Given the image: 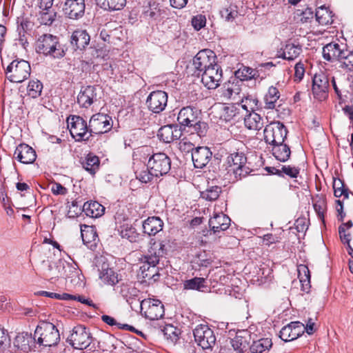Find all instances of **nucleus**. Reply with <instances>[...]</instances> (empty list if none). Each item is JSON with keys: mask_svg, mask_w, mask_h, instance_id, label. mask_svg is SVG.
Segmentation results:
<instances>
[{"mask_svg": "<svg viewBox=\"0 0 353 353\" xmlns=\"http://www.w3.org/2000/svg\"><path fill=\"white\" fill-rule=\"evenodd\" d=\"M243 110H245L246 113L248 112L245 104L237 103L223 106L220 110V119L225 121H230L232 119L238 120L243 116L241 112Z\"/></svg>", "mask_w": 353, "mask_h": 353, "instance_id": "obj_20", "label": "nucleus"}, {"mask_svg": "<svg viewBox=\"0 0 353 353\" xmlns=\"http://www.w3.org/2000/svg\"><path fill=\"white\" fill-rule=\"evenodd\" d=\"M272 154L277 160L285 162L289 159L291 151L288 145L282 143L273 146Z\"/></svg>", "mask_w": 353, "mask_h": 353, "instance_id": "obj_41", "label": "nucleus"}, {"mask_svg": "<svg viewBox=\"0 0 353 353\" xmlns=\"http://www.w3.org/2000/svg\"><path fill=\"white\" fill-rule=\"evenodd\" d=\"M168 242L165 240L155 241L152 239L146 254L141 257L142 265L140 271L143 279L157 281L160 276L159 273V264L160 259L167 253Z\"/></svg>", "mask_w": 353, "mask_h": 353, "instance_id": "obj_1", "label": "nucleus"}, {"mask_svg": "<svg viewBox=\"0 0 353 353\" xmlns=\"http://www.w3.org/2000/svg\"><path fill=\"white\" fill-rule=\"evenodd\" d=\"M179 149L183 152H191L192 154L195 148L191 142L183 139L179 142Z\"/></svg>", "mask_w": 353, "mask_h": 353, "instance_id": "obj_60", "label": "nucleus"}, {"mask_svg": "<svg viewBox=\"0 0 353 353\" xmlns=\"http://www.w3.org/2000/svg\"><path fill=\"white\" fill-rule=\"evenodd\" d=\"M43 84L39 80H32L27 87V93L32 98H37L41 95Z\"/></svg>", "mask_w": 353, "mask_h": 353, "instance_id": "obj_48", "label": "nucleus"}, {"mask_svg": "<svg viewBox=\"0 0 353 353\" xmlns=\"http://www.w3.org/2000/svg\"><path fill=\"white\" fill-rule=\"evenodd\" d=\"M241 85L237 79L225 83L221 88V97L225 100L231 99L236 101L241 100L243 104L245 94L241 92Z\"/></svg>", "mask_w": 353, "mask_h": 353, "instance_id": "obj_18", "label": "nucleus"}, {"mask_svg": "<svg viewBox=\"0 0 353 353\" xmlns=\"http://www.w3.org/2000/svg\"><path fill=\"white\" fill-rule=\"evenodd\" d=\"M97 90L98 88L92 85L82 87L77 96V103L82 108L90 107L98 99Z\"/></svg>", "mask_w": 353, "mask_h": 353, "instance_id": "obj_22", "label": "nucleus"}, {"mask_svg": "<svg viewBox=\"0 0 353 353\" xmlns=\"http://www.w3.org/2000/svg\"><path fill=\"white\" fill-rule=\"evenodd\" d=\"M314 209L318 216L321 220L324 219V213L325 210V203L323 200L316 201L313 205Z\"/></svg>", "mask_w": 353, "mask_h": 353, "instance_id": "obj_58", "label": "nucleus"}, {"mask_svg": "<svg viewBox=\"0 0 353 353\" xmlns=\"http://www.w3.org/2000/svg\"><path fill=\"white\" fill-rule=\"evenodd\" d=\"M45 275L52 283L63 276L70 279V282L75 285L82 281L79 270L77 268V264L67 263L65 266V262L61 260L49 263L45 271Z\"/></svg>", "mask_w": 353, "mask_h": 353, "instance_id": "obj_4", "label": "nucleus"}, {"mask_svg": "<svg viewBox=\"0 0 353 353\" xmlns=\"http://www.w3.org/2000/svg\"><path fill=\"white\" fill-rule=\"evenodd\" d=\"M81 234L82 241L84 244H88L92 241H94L97 235L96 232L92 227L84 225V228L81 229Z\"/></svg>", "mask_w": 353, "mask_h": 353, "instance_id": "obj_50", "label": "nucleus"}, {"mask_svg": "<svg viewBox=\"0 0 353 353\" xmlns=\"http://www.w3.org/2000/svg\"><path fill=\"white\" fill-rule=\"evenodd\" d=\"M163 221L159 217H148L143 223V232L150 236L155 235L163 229Z\"/></svg>", "mask_w": 353, "mask_h": 353, "instance_id": "obj_34", "label": "nucleus"}, {"mask_svg": "<svg viewBox=\"0 0 353 353\" xmlns=\"http://www.w3.org/2000/svg\"><path fill=\"white\" fill-rule=\"evenodd\" d=\"M99 159L92 154H88L85 161L82 163L83 168L91 174L94 175L99 168Z\"/></svg>", "mask_w": 353, "mask_h": 353, "instance_id": "obj_44", "label": "nucleus"}, {"mask_svg": "<svg viewBox=\"0 0 353 353\" xmlns=\"http://www.w3.org/2000/svg\"><path fill=\"white\" fill-rule=\"evenodd\" d=\"M114 290L121 294L130 304L132 303V302H130V300L138 296L139 293V291L131 283H124L123 281L121 282L119 285L116 286Z\"/></svg>", "mask_w": 353, "mask_h": 353, "instance_id": "obj_33", "label": "nucleus"}, {"mask_svg": "<svg viewBox=\"0 0 353 353\" xmlns=\"http://www.w3.org/2000/svg\"><path fill=\"white\" fill-rule=\"evenodd\" d=\"M34 339L39 346L52 347L59 342L60 334L53 323L42 321L34 331Z\"/></svg>", "mask_w": 353, "mask_h": 353, "instance_id": "obj_5", "label": "nucleus"}, {"mask_svg": "<svg viewBox=\"0 0 353 353\" xmlns=\"http://www.w3.org/2000/svg\"><path fill=\"white\" fill-rule=\"evenodd\" d=\"M90 35L84 30H77L73 32L71 36V44L74 50H83L89 44Z\"/></svg>", "mask_w": 353, "mask_h": 353, "instance_id": "obj_32", "label": "nucleus"}, {"mask_svg": "<svg viewBox=\"0 0 353 353\" xmlns=\"http://www.w3.org/2000/svg\"><path fill=\"white\" fill-rule=\"evenodd\" d=\"M201 75V81L208 89H215L222 79V69L216 63L205 70Z\"/></svg>", "mask_w": 353, "mask_h": 353, "instance_id": "obj_16", "label": "nucleus"}, {"mask_svg": "<svg viewBox=\"0 0 353 353\" xmlns=\"http://www.w3.org/2000/svg\"><path fill=\"white\" fill-rule=\"evenodd\" d=\"M68 127L72 138L76 141H87L92 134L90 133L89 125L86 121L79 116H70L67 119Z\"/></svg>", "mask_w": 353, "mask_h": 353, "instance_id": "obj_7", "label": "nucleus"}, {"mask_svg": "<svg viewBox=\"0 0 353 353\" xmlns=\"http://www.w3.org/2000/svg\"><path fill=\"white\" fill-rule=\"evenodd\" d=\"M304 332V325L299 321L291 322L280 331L279 337L284 341H291L299 338Z\"/></svg>", "mask_w": 353, "mask_h": 353, "instance_id": "obj_21", "label": "nucleus"}, {"mask_svg": "<svg viewBox=\"0 0 353 353\" xmlns=\"http://www.w3.org/2000/svg\"><path fill=\"white\" fill-rule=\"evenodd\" d=\"M298 276L301 283V290L308 293L310 285V273L308 268L303 264L298 266Z\"/></svg>", "mask_w": 353, "mask_h": 353, "instance_id": "obj_37", "label": "nucleus"}, {"mask_svg": "<svg viewBox=\"0 0 353 353\" xmlns=\"http://www.w3.org/2000/svg\"><path fill=\"white\" fill-rule=\"evenodd\" d=\"M36 48L38 52L54 59H60L65 55V50L59 38L50 34L41 36L37 41Z\"/></svg>", "mask_w": 353, "mask_h": 353, "instance_id": "obj_6", "label": "nucleus"}, {"mask_svg": "<svg viewBox=\"0 0 353 353\" xmlns=\"http://www.w3.org/2000/svg\"><path fill=\"white\" fill-rule=\"evenodd\" d=\"M194 129V131L200 137L205 136L208 130V125L205 122L201 121L199 119H197V122L192 124V127Z\"/></svg>", "mask_w": 353, "mask_h": 353, "instance_id": "obj_56", "label": "nucleus"}, {"mask_svg": "<svg viewBox=\"0 0 353 353\" xmlns=\"http://www.w3.org/2000/svg\"><path fill=\"white\" fill-rule=\"evenodd\" d=\"M221 192L222 188L220 186H209L206 190L201 192V197L206 201H214L219 197Z\"/></svg>", "mask_w": 353, "mask_h": 353, "instance_id": "obj_46", "label": "nucleus"}, {"mask_svg": "<svg viewBox=\"0 0 353 353\" xmlns=\"http://www.w3.org/2000/svg\"><path fill=\"white\" fill-rule=\"evenodd\" d=\"M14 157L21 163L30 164L36 160L37 154L32 147L26 143H21L16 148Z\"/></svg>", "mask_w": 353, "mask_h": 353, "instance_id": "obj_25", "label": "nucleus"}, {"mask_svg": "<svg viewBox=\"0 0 353 353\" xmlns=\"http://www.w3.org/2000/svg\"><path fill=\"white\" fill-rule=\"evenodd\" d=\"M205 281L203 278L194 277L191 279L186 280L183 282V288L185 290H193L200 291L203 288L205 287Z\"/></svg>", "mask_w": 353, "mask_h": 353, "instance_id": "obj_47", "label": "nucleus"}, {"mask_svg": "<svg viewBox=\"0 0 353 353\" xmlns=\"http://www.w3.org/2000/svg\"><path fill=\"white\" fill-rule=\"evenodd\" d=\"M83 211L88 216L97 218L104 214L105 208L97 201H88L83 204Z\"/></svg>", "mask_w": 353, "mask_h": 353, "instance_id": "obj_36", "label": "nucleus"}, {"mask_svg": "<svg viewBox=\"0 0 353 353\" xmlns=\"http://www.w3.org/2000/svg\"><path fill=\"white\" fill-rule=\"evenodd\" d=\"M257 74V71L251 68L242 66L235 72V79L240 81L242 84L243 81L254 79Z\"/></svg>", "mask_w": 353, "mask_h": 353, "instance_id": "obj_45", "label": "nucleus"}, {"mask_svg": "<svg viewBox=\"0 0 353 353\" xmlns=\"http://www.w3.org/2000/svg\"><path fill=\"white\" fill-rule=\"evenodd\" d=\"M97 5L105 10L116 11L122 10L126 0H96Z\"/></svg>", "mask_w": 353, "mask_h": 353, "instance_id": "obj_40", "label": "nucleus"}, {"mask_svg": "<svg viewBox=\"0 0 353 353\" xmlns=\"http://www.w3.org/2000/svg\"><path fill=\"white\" fill-rule=\"evenodd\" d=\"M112 117L107 114L98 113L94 114L89 121L90 133L101 134L110 131L112 128Z\"/></svg>", "mask_w": 353, "mask_h": 353, "instance_id": "obj_14", "label": "nucleus"}, {"mask_svg": "<svg viewBox=\"0 0 353 353\" xmlns=\"http://www.w3.org/2000/svg\"><path fill=\"white\" fill-rule=\"evenodd\" d=\"M216 56L210 50H203L199 51L194 57L192 65L199 76L205 70L216 63Z\"/></svg>", "mask_w": 353, "mask_h": 353, "instance_id": "obj_15", "label": "nucleus"}, {"mask_svg": "<svg viewBox=\"0 0 353 353\" xmlns=\"http://www.w3.org/2000/svg\"><path fill=\"white\" fill-rule=\"evenodd\" d=\"M294 78L295 81H301L305 74V68L303 63L301 62L296 63L294 67Z\"/></svg>", "mask_w": 353, "mask_h": 353, "instance_id": "obj_61", "label": "nucleus"}, {"mask_svg": "<svg viewBox=\"0 0 353 353\" xmlns=\"http://www.w3.org/2000/svg\"><path fill=\"white\" fill-rule=\"evenodd\" d=\"M141 310L143 311L145 318L154 321L162 318L164 315V307L157 299H138Z\"/></svg>", "mask_w": 353, "mask_h": 353, "instance_id": "obj_12", "label": "nucleus"}, {"mask_svg": "<svg viewBox=\"0 0 353 353\" xmlns=\"http://www.w3.org/2000/svg\"><path fill=\"white\" fill-rule=\"evenodd\" d=\"M212 153L208 147L195 148L192 154V159L196 168H203L212 159Z\"/></svg>", "mask_w": 353, "mask_h": 353, "instance_id": "obj_26", "label": "nucleus"}, {"mask_svg": "<svg viewBox=\"0 0 353 353\" xmlns=\"http://www.w3.org/2000/svg\"><path fill=\"white\" fill-rule=\"evenodd\" d=\"M92 341L90 333L83 325H77L72 329V333L67 338L68 342L74 348L83 350L87 348Z\"/></svg>", "mask_w": 353, "mask_h": 353, "instance_id": "obj_11", "label": "nucleus"}, {"mask_svg": "<svg viewBox=\"0 0 353 353\" xmlns=\"http://www.w3.org/2000/svg\"><path fill=\"white\" fill-rule=\"evenodd\" d=\"M56 12L52 10H46L41 13L40 20L42 24L50 26L55 20Z\"/></svg>", "mask_w": 353, "mask_h": 353, "instance_id": "obj_54", "label": "nucleus"}, {"mask_svg": "<svg viewBox=\"0 0 353 353\" xmlns=\"http://www.w3.org/2000/svg\"><path fill=\"white\" fill-rule=\"evenodd\" d=\"M182 132L176 125H167L162 126L158 131L159 139L164 143H171L179 139Z\"/></svg>", "mask_w": 353, "mask_h": 353, "instance_id": "obj_28", "label": "nucleus"}, {"mask_svg": "<svg viewBox=\"0 0 353 353\" xmlns=\"http://www.w3.org/2000/svg\"><path fill=\"white\" fill-rule=\"evenodd\" d=\"M301 21L303 23H307L314 17V12L312 8H307L305 10L301 11Z\"/></svg>", "mask_w": 353, "mask_h": 353, "instance_id": "obj_63", "label": "nucleus"}, {"mask_svg": "<svg viewBox=\"0 0 353 353\" xmlns=\"http://www.w3.org/2000/svg\"><path fill=\"white\" fill-rule=\"evenodd\" d=\"M30 65L25 60H14L6 68L8 79L14 83H21L30 74Z\"/></svg>", "mask_w": 353, "mask_h": 353, "instance_id": "obj_9", "label": "nucleus"}, {"mask_svg": "<svg viewBox=\"0 0 353 353\" xmlns=\"http://www.w3.org/2000/svg\"><path fill=\"white\" fill-rule=\"evenodd\" d=\"M99 278L105 284L116 286L117 284L123 281L122 276L113 269L102 267V270L99 274Z\"/></svg>", "mask_w": 353, "mask_h": 353, "instance_id": "obj_31", "label": "nucleus"}, {"mask_svg": "<svg viewBox=\"0 0 353 353\" xmlns=\"http://www.w3.org/2000/svg\"><path fill=\"white\" fill-rule=\"evenodd\" d=\"M168 103V94L162 90L152 92L147 98L146 104L151 112L159 114L163 111Z\"/></svg>", "mask_w": 353, "mask_h": 353, "instance_id": "obj_17", "label": "nucleus"}, {"mask_svg": "<svg viewBox=\"0 0 353 353\" xmlns=\"http://www.w3.org/2000/svg\"><path fill=\"white\" fill-rule=\"evenodd\" d=\"M199 112L194 107L187 106L183 108L179 112L177 121L179 123L184 127H192V124L197 122Z\"/></svg>", "mask_w": 353, "mask_h": 353, "instance_id": "obj_27", "label": "nucleus"}, {"mask_svg": "<svg viewBox=\"0 0 353 353\" xmlns=\"http://www.w3.org/2000/svg\"><path fill=\"white\" fill-rule=\"evenodd\" d=\"M250 334L248 331L242 330L236 333V336L232 339L231 345L237 353H244L248 350L249 342L248 338Z\"/></svg>", "mask_w": 353, "mask_h": 353, "instance_id": "obj_30", "label": "nucleus"}, {"mask_svg": "<svg viewBox=\"0 0 353 353\" xmlns=\"http://www.w3.org/2000/svg\"><path fill=\"white\" fill-rule=\"evenodd\" d=\"M121 236L125 239L130 242H134L137 240L138 234L136 232L135 229L132 227H123L120 231Z\"/></svg>", "mask_w": 353, "mask_h": 353, "instance_id": "obj_53", "label": "nucleus"}, {"mask_svg": "<svg viewBox=\"0 0 353 353\" xmlns=\"http://www.w3.org/2000/svg\"><path fill=\"white\" fill-rule=\"evenodd\" d=\"M272 343L268 338L260 339L253 341L250 347L252 353H266L272 347Z\"/></svg>", "mask_w": 353, "mask_h": 353, "instance_id": "obj_42", "label": "nucleus"}, {"mask_svg": "<svg viewBox=\"0 0 353 353\" xmlns=\"http://www.w3.org/2000/svg\"><path fill=\"white\" fill-rule=\"evenodd\" d=\"M35 343L34 336L28 332L19 333L13 341L14 351L17 353L28 352Z\"/></svg>", "mask_w": 353, "mask_h": 353, "instance_id": "obj_24", "label": "nucleus"}, {"mask_svg": "<svg viewBox=\"0 0 353 353\" xmlns=\"http://www.w3.org/2000/svg\"><path fill=\"white\" fill-rule=\"evenodd\" d=\"M331 13L325 7L321 6L316 11V21L322 26L331 24L333 21Z\"/></svg>", "mask_w": 353, "mask_h": 353, "instance_id": "obj_43", "label": "nucleus"}, {"mask_svg": "<svg viewBox=\"0 0 353 353\" xmlns=\"http://www.w3.org/2000/svg\"><path fill=\"white\" fill-rule=\"evenodd\" d=\"M264 140L273 146L284 142L287 137L288 130L280 121L272 122L264 129Z\"/></svg>", "mask_w": 353, "mask_h": 353, "instance_id": "obj_10", "label": "nucleus"}, {"mask_svg": "<svg viewBox=\"0 0 353 353\" xmlns=\"http://www.w3.org/2000/svg\"><path fill=\"white\" fill-rule=\"evenodd\" d=\"M195 341L203 349H210L215 344L216 337L212 330L206 325H199L193 331Z\"/></svg>", "mask_w": 353, "mask_h": 353, "instance_id": "obj_13", "label": "nucleus"}, {"mask_svg": "<svg viewBox=\"0 0 353 353\" xmlns=\"http://www.w3.org/2000/svg\"><path fill=\"white\" fill-rule=\"evenodd\" d=\"M10 339L7 330L0 326V349L4 350L10 345Z\"/></svg>", "mask_w": 353, "mask_h": 353, "instance_id": "obj_59", "label": "nucleus"}, {"mask_svg": "<svg viewBox=\"0 0 353 353\" xmlns=\"http://www.w3.org/2000/svg\"><path fill=\"white\" fill-rule=\"evenodd\" d=\"M339 232L341 241L349 245L350 242V234H346L345 228H344L343 225H341L339 228Z\"/></svg>", "mask_w": 353, "mask_h": 353, "instance_id": "obj_64", "label": "nucleus"}, {"mask_svg": "<svg viewBox=\"0 0 353 353\" xmlns=\"http://www.w3.org/2000/svg\"><path fill=\"white\" fill-rule=\"evenodd\" d=\"M231 220L228 216L223 213L216 214L209 220V225L216 234L226 230L230 225Z\"/></svg>", "mask_w": 353, "mask_h": 353, "instance_id": "obj_29", "label": "nucleus"}, {"mask_svg": "<svg viewBox=\"0 0 353 353\" xmlns=\"http://www.w3.org/2000/svg\"><path fill=\"white\" fill-rule=\"evenodd\" d=\"M301 52L302 48L300 45L292 43H287L283 48L281 57L287 60H294L299 56Z\"/></svg>", "mask_w": 353, "mask_h": 353, "instance_id": "obj_38", "label": "nucleus"}, {"mask_svg": "<svg viewBox=\"0 0 353 353\" xmlns=\"http://www.w3.org/2000/svg\"><path fill=\"white\" fill-rule=\"evenodd\" d=\"M206 18L204 15L198 14L194 17L192 19V25L196 30H201L205 26Z\"/></svg>", "mask_w": 353, "mask_h": 353, "instance_id": "obj_57", "label": "nucleus"}, {"mask_svg": "<svg viewBox=\"0 0 353 353\" xmlns=\"http://www.w3.org/2000/svg\"><path fill=\"white\" fill-rule=\"evenodd\" d=\"M144 14L145 17L156 20L160 17V10L157 8L153 9L150 7L144 12Z\"/></svg>", "mask_w": 353, "mask_h": 353, "instance_id": "obj_62", "label": "nucleus"}, {"mask_svg": "<svg viewBox=\"0 0 353 353\" xmlns=\"http://www.w3.org/2000/svg\"><path fill=\"white\" fill-rule=\"evenodd\" d=\"M195 263L201 267H208L212 263L210 258L208 257L205 252L199 253L195 259Z\"/></svg>", "mask_w": 353, "mask_h": 353, "instance_id": "obj_55", "label": "nucleus"}, {"mask_svg": "<svg viewBox=\"0 0 353 353\" xmlns=\"http://www.w3.org/2000/svg\"><path fill=\"white\" fill-rule=\"evenodd\" d=\"M279 97L280 94L278 89L274 86L270 87L264 97V108L265 109H274Z\"/></svg>", "mask_w": 353, "mask_h": 353, "instance_id": "obj_39", "label": "nucleus"}, {"mask_svg": "<svg viewBox=\"0 0 353 353\" xmlns=\"http://www.w3.org/2000/svg\"><path fill=\"white\" fill-rule=\"evenodd\" d=\"M325 60L339 63V68L345 72L353 74V50L347 49L346 43L332 41L323 48Z\"/></svg>", "mask_w": 353, "mask_h": 353, "instance_id": "obj_2", "label": "nucleus"}, {"mask_svg": "<svg viewBox=\"0 0 353 353\" xmlns=\"http://www.w3.org/2000/svg\"><path fill=\"white\" fill-rule=\"evenodd\" d=\"M312 83L314 97L321 101L326 99L330 86L328 77L323 73L315 74Z\"/></svg>", "mask_w": 353, "mask_h": 353, "instance_id": "obj_19", "label": "nucleus"}, {"mask_svg": "<svg viewBox=\"0 0 353 353\" xmlns=\"http://www.w3.org/2000/svg\"><path fill=\"white\" fill-rule=\"evenodd\" d=\"M171 169V159L163 152L153 154L148 159L146 170L136 171V176L142 183L152 181L153 177L166 175Z\"/></svg>", "mask_w": 353, "mask_h": 353, "instance_id": "obj_3", "label": "nucleus"}, {"mask_svg": "<svg viewBox=\"0 0 353 353\" xmlns=\"http://www.w3.org/2000/svg\"><path fill=\"white\" fill-rule=\"evenodd\" d=\"M244 124L248 129L257 131L263 127V121L260 114L252 111L245 115Z\"/></svg>", "mask_w": 353, "mask_h": 353, "instance_id": "obj_35", "label": "nucleus"}, {"mask_svg": "<svg viewBox=\"0 0 353 353\" xmlns=\"http://www.w3.org/2000/svg\"><path fill=\"white\" fill-rule=\"evenodd\" d=\"M275 173L279 176L285 174L291 178H296L299 174V169L290 165H282L281 169H276Z\"/></svg>", "mask_w": 353, "mask_h": 353, "instance_id": "obj_52", "label": "nucleus"}, {"mask_svg": "<svg viewBox=\"0 0 353 353\" xmlns=\"http://www.w3.org/2000/svg\"><path fill=\"white\" fill-rule=\"evenodd\" d=\"M163 332L167 339L170 340L172 342H175L179 338L180 330L176 327L169 324L164 327Z\"/></svg>", "mask_w": 353, "mask_h": 353, "instance_id": "obj_51", "label": "nucleus"}, {"mask_svg": "<svg viewBox=\"0 0 353 353\" xmlns=\"http://www.w3.org/2000/svg\"><path fill=\"white\" fill-rule=\"evenodd\" d=\"M63 12L66 16L72 19H78L82 17L85 12V1L66 0Z\"/></svg>", "mask_w": 353, "mask_h": 353, "instance_id": "obj_23", "label": "nucleus"}, {"mask_svg": "<svg viewBox=\"0 0 353 353\" xmlns=\"http://www.w3.org/2000/svg\"><path fill=\"white\" fill-rule=\"evenodd\" d=\"M247 158L243 152H233L226 159V169L228 173H233L236 179H241L248 174L249 168L245 166Z\"/></svg>", "mask_w": 353, "mask_h": 353, "instance_id": "obj_8", "label": "nucleus"}, {"mask_svg": "<svg viewBox=\"0 0 353 353\" xmlns=\"http://www.w3.org/2000/svg\"><path fill=\"white\" fill-rule=\"evenodd\" d=\"M220 14L221 18L224 19L225 21H233L239 16L237 6L230 5L228 8H225L221 10Z\"/></svg>", "mask_w": 353, "mask_h": 353, "instance_id": "obj_49", "label": "nucleus"}]
</instances>
